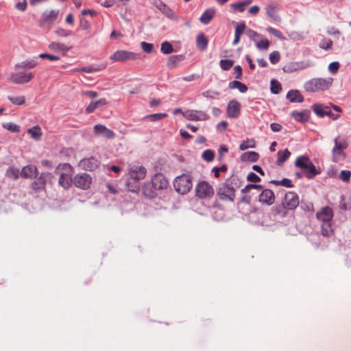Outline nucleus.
Here are the masks:
<instances>
[{
    "mask_svg": "<svg viewBox=\"0 0 351 351\" xmlns=\"http://www.w3.org/2000/svg\"><path fill=\"white\" fill-rule=\"evenodd\" d=\"M38 64L35 60H25L14 65L13 72L8 76V81L14 84H24L29 82L34 77V74L28 71L27 69L34 68Z\"/></svg>",
    "mask_w": 351,
    "mask_h": 351,
    "instance_id": "obj_1",
    "label": "nucleus"
},
{
    "mask_svg": "<svg viewBox=\"0 0 351 351\" xmlns=\"http://www.w3.org/2000/svg\"><path fill=\"white\" fill-rule=\"evenodd\" d=\"M299 205V197L294 192H287L280 204H276L274 208L276 215L280 217H285L289 210H294Z\"/></svg>",
    "mask_w": 351,
    "mask_h": 351,
    "instance_id": "obj_2",
    "label": "nucleus"
},
{
    "mask_svg": "<svg viewBox=\"0 0 351 351\" xmlns=\"http://www.w3.org/2000/svg\"><path fill=\"white\" fill-rule=\"evenodd\" d=\"M334 216L332 209L329 206L322 208L316 213L317 219L322 222V234L324 237H330L333 234L332 220Z\"/></svg>",
    "mask_w": 351,
    "mask_h": 351,
    "instance_id": "obj_3",
    "label": "nucleus"
},
{
    "mask_svg": "<svg viewBox=\"0 0 351 351\" xmlns=\"http://www.w3.org/2000/svg\"><path fill=\"white\" fill-rule=\"evenodd\" d=\"M333 82L332 77H315L306 81L304 85L306 91L316 93L328 90Z\"/></svg>",
    "mask_w": 351,
    "mask_h": 351,
    "instance_id": "obj_4",
    "label": "nucleus"
},
{
    "mask_svg": "<svg viewBox=\"0 0 351 351\" xmlns=\"http://www.w3.org/2000/svg\"><path fill=\"white\" fill-rule=\"evenodd\" d=\"M146 169L143 166H134L130 170V178L128 180V187L130 191L137 193L139 191L138 182L144 179Z\"/></svg>",
    "mask_w": 351,
    "mask_h": 351,
    "instance_id": "obj_5",
    "label": "nucleus"
},
{
    "mask_svg": "<svg viewBox=\"0 0 351 351\" xmlns=\"http://www.w3.org/2000/svg\"><path fill=\"white\" fill-rule=\"evenodd\" d=\"M295 166L303 171V173L308 179H313L319 175L320 171L317 170L309 158L306 156H300L295 161Z\"/></svg>",
    "mask_w": 351,
    "mask_h": 351,
    "instance_id": "obj_6",
    "label": "nucleus"
},
{
    "mask_svg": "<svg viewBox=\"0 0 351 351\" xmlns=\"http://www.w3.org/2000/svg\"><path fill=\"white\" fill-rule=\"evenodd\" d=\"M192 186V178L189 173L177 176V193L185 195L191 191Z\"/></svg>",
    "mask_w": 351,
    "mask_h": 351,
    "instance_id": "obj_7",
    "label": "nucleus"
},
{
    "mask_svg": "<svg viewBox=\"0 0 351 351\" xmlns=\"http://www.w3.org/2000/svg\"><path fill=\"white\" fill-rule=\"evenodd\" d=\"M195 195L199 199L210 198L215 194L213 187L206 181H199L195 186Z\"/></svg>",
    "mask_w": 351,
    "mask_h": 351,
    "instance_id": "obj_8",
    "label": "nucleus"
},
{
    "mask_svg": "<svg viewBox=\"0 0 351 351\" xmlns=\"http://www.w3.org/2000/svg\"><path fill=\"white\" fill-rule=\"evenodd\" d=\"M217 195L221 200L233 202L235 198V189L232 182L223 184L217 191Z\"/></svg>",
    "mask_w": 351,
    "mask_h": 351,
    "instance_id": "obj_9",
    "label": "nucleus"
},
{
    "mask_svg": "<svg viewBox=\"0 0 351 351\" xmlns=\"http://www.w3.org/2000/svg\"><path fill=\"white\" fill-rule=\"evenodd\" d=\"M58 169H62L65 171V172L60 173L58 180L59 185L65 189H69L73 182V180L71 178V172L73 170L72 167L68 163H64L63 165H60Z\"/></svg>",
    "mask_w": 351,
    "mask_h": 351,
    "instance_id": "obj_10",
    "label": "nucleus"
},
{
    "mask_svg": "<svg viewBox=\"0 0 351 351\" xmlns=\"http://www.w3.org/2000/svg\"><path fill=\"white\" fill-rule=\"evenodd\" d=\"M141 58V53H134L127 50H118L110 56V60L113 62H125L128 60H140Z\"/></svg>",
    "mask_w": 351,
    "mask_h": 351,
    "instance_id": "obj_11",
    "label": "nucleus"
},
{
    "mask_svg": "<svg viewBox=\"0 0 351 351\" xmlns=\"http://www.w3.org/2000/svg\"><path fill=\"white\" fill-rule=\"evenodd\" d=\"M181 113L184 117L190 121H205L209 119L207 113L202 110H188L182 111L177 108V113Z\"/></svg>",
    "mask_w": 351,
    "mask_h": 351,
    "instance_id": "obj_12",
    "label": "nucleus"
},
{
    "mask_svg": "<svg viewBox=\"0 0 351 351\" xmlns=\"http://www.w3.org/2000/svg\"><path fill=\"white\" fill-rule=\"evenodd\" d=\"M335 147L332 150V158L334 162H339L346 158V153L344 149L348 147V144L345 141H338L336 138L334 140Z\"/></svg>",
    "mask_w": 351,
    "mask_h": 351,
    "instance_id": "obj_13",
    "label": "nucleus"
},
{
    "mask_svg": "<svg viewBox=\"0 0 351 351\" xmlns=\"http://www.w3.org/2000/svg\"><path fill=\"white\" fill-rule=\"evenodd\" d=\"M73 183L77 188L86 190L90 186L92 177L86 173H78L73 178Z\"/></svg>",
    "mask_w": 351,
    "mask_h": 351,
    "instance_id": "obj_14",
    "label": "nucleus"
},
{
    "mask_svg": "<svg viewBox=\"0 0 351 351\" xmlns=\"http://www.w3.org/2000/svg\"><path fill=\"white\" fill-rule=\"evenodd\" d=\"M58 12V10H54L44 12L40 17V26L42 28H49L56 20Z\"/></svg>",
    "mask_w": 351,
    "mask_h": 351,
    "instance_id": "obj_15",
    "label": "nucleus"
},
{
    "mask_svg": "<svg viewBox=\"0 0 351 351\" xmlns=\"http://www.w3.org/2000/svg\"><path fill=\"white\" fill-rule=\"evenodd\" d=\"M311 66L310 62H291L286 64L282 67V71L285 73H291L299 70L304 69Z\"/></svg>",
    "mask_w": 351,
    "mask_h": 351,
    "instance_id": "obj_16",
    "label": "nucleus"
},
{
    "mask_svg": "<svg viewBox=\"0 0 351 351\" xmlns=\"http://www.w3.org/2000/svg\"><path fill=\"white\" fill-rule=\"evenodd\" d=\"M49 173H41L39 176L34 177L35 180L31 184V188L35 192H39L45 189L46 177L50 176Z\"/></svg>",
    "mask_w": 351,
    "mask_h": 351,
    "instance_id": "obj_17",
    "label": "nucleus"
},
{
    "mask_svg": "<svg viewBox=\"0 0 351 351\" xmlns=\"http://www.w3.org/2000/svg\"><path fill=\"white\" fill-rule=\"evenodd\" d=\"M154 190H162L166 189L168 186V181L161 173L155 174L150 183Z\"/></svg>",
    "mask_w": 351,
    "mask_h": 351,
    "instance_id": "obj_18",
    "label": "nucleus"
},
{
    "mask_svg": "<svg viewBox=\"0 0 351 351\" xmlns=\"http://www.w3.org/2000/svg\"><path fill=\"white\" fill-rule=\"evenodd\" d=\"M100 162L95 157L84 158L80 160L79 165L87 171H93L99 166Z\"/></svg>",
    "mask_w": 351,
    "mask_h": 351,
    "instance_id": "obj_19",
    "label": "nucleus"
},
{
    "mask_svg": "<svg viewBox=\"0 0 351 351\" xmlns=\"http://www.w3.org/2000/svg\"><path fill=\"white\" fill-rule=\"evenodd\" d=\"M93 132L95 135L102 136L108 139H112L115 136V133L112 130L101 124L95 125Z\"/></svg>",
    "mask_w": 351,
    "mask_h": 351,
    "instance_id": "obj_20",
    "label": "nucleus"
},
{
    "mask_svg": "<svg viewBox=\"0 0 351 351\" xmlns=\"http://www.w3.org/2000/svg\"><path fill=\"white\" fill-rule=\"evenodd\" d=\"M241 104L236 100L230 101L227 106V116L229 118H237L240 114Z\"/></svg>",
    "mask_w": 351,
    "mask_h": 351,
    "instance_id": "obj_21",
    "label": "nucleus"
},
{
    "mask_svg": "<svg viewBox=\"0 0 351 351\" xmlns=\"http://www.w3.org/2000/svg\"><path fill=\"white\" fill-rule=\"evenodd\" d=\"M275 201L274 192L270 189H264L259 195V202L263 204L270 206Z\"/></svg>",
    "mask_w": 351,
    "mask_h": 351,
    "instance_id": "obj_22",
    "label": "nucleus"
},
{
    "mask_svg": "<svg viewBox=\"0 0 351 351\" xmlns=\"http://www.w3.org/2000/svg\"><path fill=\"white\" fill-rule=\"evenodd\" d=\"M38 175V170L35 165H29L22 168L21 176L23 178L31 179Z\"/></svg>",
    "mask_w": 351,
    "mask_h": 351,
    "instance_id": "obj_23",
    "label": "nucleus"
},
{
    "mask_svg": "<svg viewBox=\"0 0 351 351\" xmlns=\"http://www.w3.org/2000/svg\"><path fill=\"white\" fill-rule=\"evenodd\" d=\"M278 9V5L277 3L275 2L269 3L265 8L267 16L273 21L280 22L281 21V19L277 13Z\"/></svg>",
    "mask_w": 351,
    "mask_h": 351,
    "instance_id": "obj_24",
    "label": "nucleus"
},
{
    "mask_svg": "<svg viewBox=\"0 0 351 351\" xmlns=\"http://www.w3.org/2000/svg\"><path fill=\"white\" fill-rule=\"evenodd\" d=\"M291 115L295 121L304 123L308 120L310 117V111L308 110L293 111L291 112Z\"/></svg>",
    "mask_w": 351,
    "mask_h": 351,
    "instance_id": "obj_25",
    "label": "nucleus"
},
{
    "mask_svg": "<svg viewBox=\"0 0 351 351\" xmlns=\"http://www.w3.org/2000/svg\"><path fill=\"white\" fill-rule=\"evenodd\" d=\"M49 49L53 52L62 53L64 55H66L71 47H67L64 43L59 42H52L49 45Z\"/></svg>",
    "mask_w": 351,
    "mask_h": 351,
    "instance_id": "obj_26",
    "label": "nucleus"
},
{
    "mask_svg": "<svg viewBox=\"0 0 351 351\" xmlns=\"http://www.w3.org/2000/svg\"><path fill=\"white\" fill-rule=\"evenodd\" d=\"M313 110L314 112L320 117H323L330 113V108L322 104H314Z\"/></svg>",
    "mask_w": 351,
    "mask_h": 351,
    "instance_id": "obj_27",
    "label": "nucleus"
},
{
    "mask_svg": "<svg viewBox=\"0 0 351 351\" xmlns=\"http://www.w3.org/2000/svg\"><path fill=\"white\" fill-rule=\"evenodd\" d=\"M287 98L291 102H302L304 97L298 90H291L287 94Z\"/></svg>",
    "mask_w": 351,
    "mask_h": 351,
    "instance_id": "obj_28",
    "label": "nucleus"
},
{
    "mask_svg": "<svg viewBox=\"0 0 351 351\" xmlns=\"http://www.w3.org/2000/svg\"><path fill=\"white\" fill-rule=\"evenodd\" d=\"M258 158H259L258 154L257 152H253V151L244 152L241 156V160L243 162H254L258 160Z\"/></svg>",
    "mask_w": 351,
    "mask_h": 351,
    "instance_id": "obj_29",
    "label": "nucleus"
},
{
    "mask_svg": "<svg viewBox=\"0 0 351 351\" xmlns=\"http://www.w3.org/2000/svg\"><path fill=\"white\" fill-rule=\"evenodd\" d=\"M215 14V10L214 8H208L202 14L199 21L203 24H208L210 23L211 19L213 18Z\"/></svg>",
    "mask_w": 351,
    "mask_h": 351,
    "instance_id": "obj_30",
    "label": "nucleus"
},
{
    "mask_svg": "<svg viewBox=\"0 0 351 351\" xmlns=\"http://www.w3.org/2000/svg\"><path fill=\"white\" fill-rule=\"evenodd\" d=\"M208 40L203 33L198 34L196 38V45L199 49L204 51L208 47Z\"/></svg>",
    "mask_w": 351,
    "mask_h": 351,
    "instance_id": "obj_31",
    "label": "nucleus"
},
{
    "mask_svg": "<svg viewBox=\"0 0 351 351\" xmlns=\"http://www.w3.org/2000/svg\"><path fill=\"white\" fill-rule=\"evenodd\" d=\"M290 156L291 152L287 149L278 151L276 165L278 166L282 165L290 157Z\"/></svg>",
    "mask_w": 351,
    "mask_h": 351,
    "instance_id": "obj_32",
    "label": "nucleus"
},
{
    "mask_svg": "<svg viewBox=\"0 0 351 351\" xmlns=\"http://www.w3.org/2000/svg\"><path fill=\"white\" fill-rule=\"evenodd\" d=\"M228 87L230 89L237 88L242 93L247 92L248 89L247 86L245 84L237 80L230 82L228 84Z\"/></svg>",
    "mask_w": 351,
    "mask_h": 351,
    "instance_id": "obj_33",
    "label": "nucleus"
},
{
    "mask_svg": "<svg viewBox=\"0 0 351 351\" xmlns=\"http://www.w3.org/2000/svg\"><path fill=\"white\" fill-rule=\"evenodd\" d=\"M27 133L35 140H39L42 136L41 129L38 125L29 128Z\"/></svg>",
    "mask_w": 351,
    "mask_h": 351,
    "instance_id": "obj_34",
    "label": "nucleus"
},
{
    "mask_svg": "<svg viewBox=\"0 0 351 351\" xmlns=\"http://www.w3.org/2000/svg\"><path fill=\"white\" fill-rule=\"evenodd\" d=\"M152 186L150 183H145L143 188L144 195L148 198H153L156 195L155 193L156 190H154V188L152 189Z\"/></svg>",
    "mask_w": 351,
    "mask_h": 351,
    "instance_id": "obj_35",
    "label": "nucleus"
},
{
    "mask_svg": "<svg viewBox=\"0 0 351 351\" xmlns=\"http://www.w3.org/2000/svg\"><path fill=\"white\" fill-rule=\"evenodd\" d=\"M21 174L19 169L15 168L14 167H9L6 171V176L12 180H16L19 178V175Z\"/></svg>",
    "mask_w": 351,
    "mask_h": 351,
    "instance_id": "obj_36",
    "label": "nucleus"
},
{
    "mask_svg": "<svg viewBox=\"0 0 351 351\" xmlns=\"http://www.w3.org/2000/svg\"><path fill=\"white\" fill-rule=\"evenodd\" d=\"M167 116L165 113H156L149 115H146L143 117L145 120H149L150 121H157L162 119L165 118Z\"/></svg>",
    "mask_w": 351,
    "mask_h": 351,
    "instance_id": "obj_37",
    "label": "nucleus"
},
{
    "mask_svg": "<svg viewBox=\"0 0 351 351\" xmlns=\"http://www.w3.org/2000/svg\"><path fill=\"white\" fill-rule=\"evenodd\" d=\"M256 146L255 141L252 138H248L241 142L239 145V149L242 151L245 150L248 148H254Z\"/></svg>",
    "mask_w": 351,
    "mask_h": 351,
    "instance_id": "obj_38",
    "label": "nucleus"
},
{
    "mask_svg": "<svg viewBox=\"0 0 351 351\" xmlns=\"http://www.w3.org/2000/svg\"><path fill=\"white\" fill-rule=\"evenodd\" d=\"M160 50L164 54H169L173 51V47L170 43L165 41L161 44Z\"/></svg>",
    "mask_w": 351,
    "mask_h": 351,
    "instance_id": "obj_39",
    "label": "nucleus"
},
{
    "mask_svg": "<svg viewBox=\"0 0 351 351\" xmlns=\"http://www.w3.org/2000/svg\"><path fill=\"white\" fill-rule=\"evenodd\" d=\"M8 100L14 105L20 106L23 105L25 102V98L24 96L12 97L8 96Z\"/></svg>",
    "mask_w": 351,
    "mask_h": 351,
    "instance_id": "obj_40",
    "label": "nucleus"
},
{
    "mask_svg": "<svg viewBox=\"0 0 351 351\" xmlns=\"http://www.w3.org/2000/svg\"><path fill=\"white\" fill-rule=\"evenodd\" d=\"M271 84V92L274 94H278L281 90V84L276 80H272L270 82Z\"/></svg>",
    "mask_w": 351,
    "mask_h": 351,
    "instance_id": "obj_41",
    "label": "nucleus"
},
{
    "mask_svg": "<svg viewBox=\"0 0 351 351\" xmlns=\"http://www.w3.org/2000/svg\"><path fill=\"white\" fill-rule=\"evenodd\" d=\"M3 127L12 132H20V126L14 123H3Z\"/></svg>",
    "mask_w": 351,
    "mask_h": 351,
    "instance_id": "obj_42",
    "label": "nucleus"
},
{
    "mask_svg": "<svg viewBox=\"0 0 351 351\" xmlns=\"http://www.w3.org/2000/svg\"><path fill=\"white\" fill-rule=\"evenodd\" d=\"M202 157L204 160L210 162L215 158V153L210 149H206L202 153Z\"/></svg>",
    "mask_w": 351,
    "mask_h": 351,
    "instance_id": "obj_43",
    "label": "nucleus"
},
{
    "mask_svg": "<svg viewBox=\"0 0 351 351\" xmlns=\"http://www.w3.org/2000/svg\"><path fill=\"white\" fill-rule=\"evenodd\" d=\"M220 66L224 71L229 70L233 65L234 61L232 60H221L220 61Z\"/></svg>",
    "mask_w": 351,
    "mask_h": 351,
    "instance_id": "obj_44",
    "label": "nucleus"
},
{
    "mask_svg": "<svg viewBox=\"0 0 351 351\" xmlns=\"http://www.w3.org/2000/svg\"><path fill=\"white\" fill-rule=\"evenodd\" d=\"M351 171L349 170H342L339 174V178L344 182H348L350 180Z\"/></svg>",
    "mask_w": 351,
    "mask_h": 351,
    "instance_id": "obj_45",
    "label": "nucleus"
},
{
    "mask_svg": "<svg viewBox=\"0 0 351 351\" xmlns=\"http://www.w3.org/2000/svg\"><path fill=\"white\" fill-rule=\"evenodd\" d=\"M141 47L143 51L148 53H152L154 50V45L145 41L141 43Z\"/></svg>",
    "mask_w": 351,
    "mask_h": 351,
    "instance_id": "obj_46",
    "label": "nucleus"
},
{
    "mask_svg": "<svg viewBox=\"0 0 351 351\" xmlns=\"http://www.w3.org/2000/svg\"><path fill=\"white\" fill-rule=\"evenodd\" d=\"M269 44L267 39H263L256 43V47L260 50H266L269 48Z\"/></svg>",
    "mask_w": 351,
    "mask_h": 351,
    "instance_id": "obj_47",
    "label": "nucleus"
},
{
    "mask_svg": "<svg viewBox=\"0 0 351 351\" xmlns=\"http://www.w3.org/2000/svg\"><path fill=\"white\" fill-rule=\"evenodd\" d=\"M76 71H79V72H84V73H91L99 71V69L97 67L93 66H88L82 67L80 69H77Z\"/></svg>",
    "mask_w": 351,
    "mask_h": 351,
    "instance_id": "obj_48",
    "label": "nucleus"
},
{
    "mask_svg": "<svg viewBox=\"0 0 351 351\" xmlns=\"http://www.w3.org/2000/svg\"><path fill=\"white\" fill-rule=\"evenodd\" d=\"M280 59V53L277 51H273L269 55V60L272 64H276Z\"/></svg>",
    "mask_w": 351,
    "mask_h": 351,
    "instance_id": "obj_49",
    "label": "nucleus"
},
{
    "mask_svg": "<svg viewBox=\"0 0 351 351\" xmlns=\"http://www.w3.org/2000/svg\"><path fill=\"white\" fill-rule=\"evenodd\" d=\"M257 189V190L260 191V190H262L263 186L262 185H258V184H247V185H246L245 186V188H243L241 190V192L242 193H245V192H247L250 189Z\"/></svg>",
    "mask_w": 351,
    "mask_h": 351,
    "instance_id": "obj_50",
    "label": "nucleus"
},
{
    "mask_svg": "<svg viewBox=\"0 0 351 351\" xmlns=\"http://www.w3.org/2000/svg\"><path fill=\"white\" fill-rule=\"evenodd\" d=\"M202 95L208 99H214L219 95V93L208 90L203 92Z\"/></svg>",
    "mask_w": 351,
    "mask_h": 351,
    "instance_id": "obj_51",
    "label": "nucleus"
},
{
    "mask_svg": "<svg viewBox=\"0 0 351 351\" xmlns=\"http://www.w3.org/2000/svg\"><path fill=\"white\" fill-rule=\"evenodd\" d=\"M339 68V63L338 62H332L328 66V70L332 74H336Z\"/></svg>",
    "mask_w": 351,
    "mask_h": 351,
    "instance_id": "obj_52",
    "label": "nucleus"
},
{
    "mask_svg": "<svg viewBox=\"0 0 351 351\" xmlns=\"http://www.w3.org/2000/svg\"><path fill=\"white\" fill-rule=\"evenodd\" d=\"M39 57L42 59H48L50 61H56L60 60V57L58 56H53L49 53H40Z\"/></svg>",
    "mask_w": 351,
    "mask_h": 351,
    "instance_id": "obj_53",
    "label": "nucleus"
},
{
    "mask_svg": "<svg viewBox=\"0 0 351 351\" xmlns=\"http://www.w3.org/2000/svg\"><path fill=\"white\" fill-rule=\"evenodd\" d=\"M56 34L58 36L67 37V36H69L71 34V31L64 29L61 28V27H58L56 30Z\"/></svg>",
    "mask_w": 351,
    "mask_h": 351,
    "instance_id": "obj_54",
    "label": "nucleus"
},
{
    "mask_svg": "<svg viewBox=\"0 0 351 351\" xmlns=\"http://www.w3.org/2000/svg\"><path fill=\"white\" fill-rule=\"evenodd\" d=\"M230 7L234 10H238L240 12H243L245 10V5L242 1L232 3L230 5Z\"/></svg>",
    "mask_w": 351,
    "mask_h": 351,
    "instance_id": "obj_55",
    "label": "nucleus"
},
{
    "mask_svg": "<svg viewBox=\"0 0 351 351\" xmlns=\"http://www.w3.org/2000/svg\"><path fill=\"white\" fill-rule=\"evenodd\" d=\"M332 41L330 39L324 40L320 43V47L325 50L330 49L332 48Z\"/></svg>",
    "mask_w": 351,
    "mask_h": 351,
    "instance_id": "obj_56",
    "label": "nucleus"
},
{
    "mask_svg": "<svg viewBox=\"0 0 351 351\" xmlns=\"http://www.w3.org/2000/svg\"><path fill=\"white\" fill-rule=\"evenodd\" d=\"M247 179L249 182L256 183L261 181V178L254 172H250L247 176Z\"/></svg>",
    "mask_w": 351,
    "mask_h": 351,
    "instance_id": "obj_57",
    "label": "nucleus"
},
{
    "mask_svg": "<svg viewBox=\"0 0 351 351\" xmlns=\"http://www.w3.org/2000/svg\"><path fill=\"white\" fill-rule=\"evenodd\" d=\"M245 24L244 22L237 24L235 28V34L241 36L245 29Z\"/></svg>",
    "mask_w": 351,
    "mask_h": 351,
    "instance_id": "obj_58",
    "label": "nucleus"
},
{
    "mask_svg": "<svg viewBox=\"0 0 351 351\" xmlns=\"http://www.w3.org/2000/svg\"><path fill=\"white\" fill-rule=\"evenodd\" d=\"M267 31L269 33L273 34L274 36H276L278 38H280V39L283 38L282 33L279 30H278L274 27H269L267 28Z\"/></svg>",
    "mask_w": 351,
    "mask_h": 351,
    "instance_id": "obj_59",
    "label": "nucleus"
},
{
    "mask_svg": "<svg viewBox=\"0 0 351 351\" xmlns=\"http://www.w3.org/2000/svg\"><path fill=\"white\" fill-rule=\"evenodd\" d=\"M15 8L21 12H24L27 8L26 0H23L22 1H20V2H18L17 3H16Z\"/></svg>",
    "mask_w": 351,
    "mask_h": 351,
    "instance_id": "obj_60",
    "label": "nucleus"
},
{
    "mask_svg": "<svg viewBox=\"0 0 351 351\" xmlns=\"http://www.w3.org/2000/svg\"><path fill=\"white\" fill-rule=\"evenodd\" d=\"M280 182L281 186H284L288 188L293 186L292 181L288 178H283L282 180H280Z\"/></svg>",
    "mask_w": 351,
    "mask_h": 351,
    "instance_id": "obj_61",
    "label": "nucleus"
},
{
    "mask_svg": "<svg viewBox=\"0 0 351 351\" xmlns=\"http://www.w3.org/2000/svg\"><path fill=\"white\" fill-rule=\"evenodd\" d=\"M97 108L96 104L94 101H92L86 108V112L87 114L92 113Z\"/></svg>",
    "mask_w": 351,
    "mask_h": 351,
    "instance_id": "obj_62",
    "label": "nucleus"
},
{
    "mask_svg": "<svg viewBox=\"0 0 351 351\" xmlns=\"http://www.w3.org/2000/svg\"><path fill=\"white\" fill-rule=\"evenodd\" d=\"M167 66L169 68H173L176 66V56H171L167 61Z\"/></svg>",
    "mask_w": 351,
    "mask_h": 351,
    "instance_id": "obj_63",
    "label": "nucleus"
},
{
    "mask_svg": "<svg viewBox=\"0 0 351 351\" xmlns=\"http://www.w3.org/2000/svg\"><path fill=\"white\" fill-rule=\"evenodd\" d=\"M260 10V8L258 5H253L250 7L248 10V12L250 14L256 15Z\"/></svg>",
    "mask_w": 351,
    "mask_h": 351,
    "instance_id": "obj_64",
    "label": "nucleus"
}]
</instances>
